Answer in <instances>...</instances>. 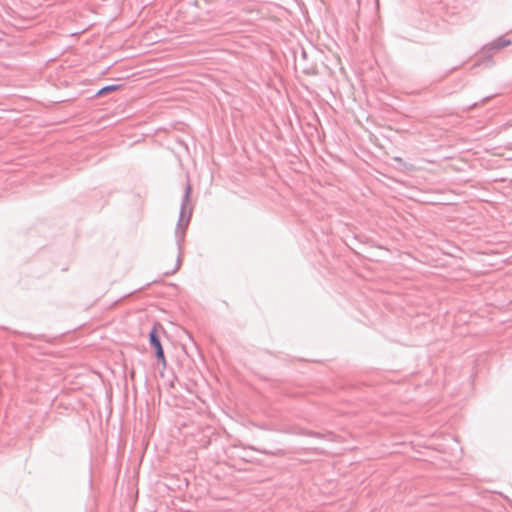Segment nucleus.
Here are the masks:
<instances>
[{
  "label": "nucleus",
  "mask_w": 512,
  "mask_h": 512,
  "mask_svg": "<svg viewBox=\"0 0 512 512\" xmlns=\"http://www.w3.org/2000/svg\"><path fill=\"white\" fill-rule=\"evenodd\" d=\"M191 192L192 186L189 182L186 183L184 195L181 202L179 219L177 223V228L175 231L177 237L178 246H181V242L184 240L185 230L188 227L192 213H193V205L191 204Z\"/></svg>",
  "instance_id": "f257e3e1"
},
{
  "label": "nucleus",
  "mask_w": 512,
  "mask_h": 512,
  "mask_svg": "<svg viewBox=\"0 0 512 512\" xmlns=\"http://www.w3.org/2000/svg\"><path fill=\"white\" fill-rule=\"evenodd\" d=\"M149 343L152 348L155 350V356L157 360L162 363L163 367H166V358L164 354L163 347L161 345L160 337L157 331V328L154 326L149 332Z\"/></svg>",
  "instance_id": "f03ea898"
},
{
  "label": "nucleus",
  "mask_w": 512,
  "mask_h": 512,
  "mask_svg": "<svg viewBox=\"0 0 512 512\" xmlns=\"http://www.w3.org/2000/svg\"><path fill=\"white\" fill-rule=\"evenodd\" d=\"M511 44V41L509 39H506L504 37H498L497 39L493 40L489 44H487L484 49L488 52L490 51H498L506 46H509Z\"/></svg>",
  "instance_id": "7ed1b4c3"
},
{
  "label": "nucleus",
  "mask_w": 512,
  "mask_h": 512,
  "mask_svg": "<svg viewBox=\"0 0 512 512\" xmlns=\"http://www.w3.org/2000/svg\"><path fill=\"white\" fill-rule=\"evenodd\" d=\"M120 88V85H115V84H111V85H107L103 88H101L98 92H97V96H102V95H105L107 93H110L112 91H116L117 89Z\"/></svg>",
  "instance_id": "20e7f679"
},
{
  "label": "nucleus",
  "mask_w": 512,
  "mask_h": 512,
  "mask_svg": "<svg viewBox=\"0 0 512 512\" xmlns=\"http://www.w3.org/2000/svg\"><path fill=\"white\" fill-rule=\"evenodd\" d=\"M252 449L256 450L258 452H261L263 454H267V455H273V456H284L285 455V452L282 449H277L275 451L261 450V449H256V448H252Z\"/></svg>",
  "instance_id": "39448f33"
},
{
  "label": "nucleus",
  "mask_w": 512,
  "mask_h": 512,
  "mask_svg": "<svg viewBox=\"0 0 512 512\" xmlns=\"http://www.w3.org/2000/svg\"><path fill=\"white\" fill-rule=\"evenodd\" d=\"M180 265H181V259H180V256H178L177 262H176V267L171 272H166L165 274L169 275V274L175 273L180 268Z\"/></svg>",
  "instance_id": "423d86ee"
},
{
  "label": "nucleus",
  "mask_w": 512,
  "mask_h": 512,
  "mask_svg": "<svg viewBox=\"0 0 512 512\" xmlns=\"http://www.w3.org/2000/svg\"><path fill=\"white\" fill-rule=\"evenodd\" d=\"M306 435L312 436V437H318V438H323L324 437V435H322V434H320L318 432H313V431H310V432L306 433Z\"/></svg>",
  "instance_id": "0eeeda50"
}]
</instances>
